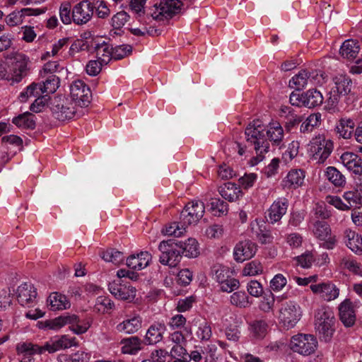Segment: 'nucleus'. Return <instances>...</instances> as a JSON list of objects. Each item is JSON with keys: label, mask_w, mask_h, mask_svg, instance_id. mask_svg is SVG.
Instances as JSON below:
<instances>
[{"label": "nucleus", "mask_w": 362, "mask_h": 362, "mask_svg": "<svg viewBox=\"0 0 362 362\" xmlns=\"http://www.w3.org/2000/svg\"><path fill=\"white\" fill-rule=\"evenodd\" d=\"M245 134L247 141L254 146L256 153L250 161L252 166L261 162L264 158V154L269 151V143L266 136L270 141L277 146L281 144L284 136L283 127L279 123H269L265 127L259 120L250 123L245 129Z\"/></svg>", "instance_id": "nucleus-1"}, {"label": "nucleus", "mask_w": 362, "mask_h": 362, "mask_svg": "<svg viewBox=\"0 0 362 362\" xmlns=\"http://www.w3.org/2000/svg\"><path fill=\"white\" fill-rule=\"evenodd\" d=\"M78 343L75 337L69 338L62 335L59 338L51 339L44 345L40 346L31 341H21L16 345V351L19 357V362H35V354H43L46 351L49 354L54 353L60 349L76 346Z\"/></svg>", "instance_id": "nucleus-2"}, {"label": "nucleus", "mask_w": 362, "mask_h": 362, "mask_svg": "<svg viewBox=\"0 0 362 362\" xmlns=\"http://www.w3.org/2000/svg\"><path fill=\"white\" fill-rule=\"evenodd\" d=\"M334 315L328 306H321L315 314V325L316 333L321 341H331L334 332Z\"/></svg>", "instance_id": "nucleus-3"}, {"label": "nucleus", "mask_w": 362, "mask_h": 362, "mask_svg": "<svg viewBox=\"0 0 362 362\" xmlns=\"http://www.w3.org/2000/svg\"><path fill=\"white\" fill-rule=\"evenodd\" d=\"M49 105L53 117L59 121L71 119L77 113L76 105L65 95H57L50 98Z\"/></svg>", "instance_id": "nucleus-4"}, {"label": "nucleus", "mask_w": 362, "mask_h": 362, "mask_svg": "<svg viewBox=\"0 0 362 362\" xmlns=\"http://www.w3.org/2000/svg\"><path fill=\"white\" fill-rule=\"evenodd\" d=\"M332 150V141L324 134H318L310 140L308 151L313 160L322 164L330 156Z\"/></svg>", "instance_id": "nucleus-5"}, {"label": "nucleus", "mask_w": 362, "mask_h": 362, "mask_svg": "<svg viewBox=\"0 0 362 362\" xmlns=\"http://www.w3.org/2000/svg\"><path fill=\"white\" fill-rule=\"evenodd\" d=\"M302 310L300 305L294 301H287L280 306L276 317L281 327L289 329L296 326L300 320Z\"/></svg>", "instance_id": "nucleus-6"}, {"label": "nucleus", "mask_w": 362, "mask_h": 362, "mask_svg": "<svg viewBox=\"0 0 362 362\" xmlns=\"http://www.w3.org/2000/svg\"><path fill=\"white\" fill-rule=\"evenodd\" d=\"M6 58L10 60L8 68L11 69L13 83L21 82L28 75L30 69V58L25 54L18 52L10 53Z\"/></svg>", "instance_id": "nucleus-7"}, {"label": "nucleus", "mask_w": 362, "mask_h": 362, "mask_svg": "<svg viewBox=\"0 0 362 362\" xmlns=\"http://www.w3.org/2000/svg\"><path fill=\"white\" fill-rule=\"evenodd\" d=\"M182 6L180 0H161L149 8V14L156 21H163L178 13Z\"/></svg>", "instance_id": "nucleus-8"}, {"label": "nucleus", "mask_w": 362, "mask_h": 362, "mask_svg": "<svg viewBox=\"0 0 362 362\" xmlns=\"http://www.w3.org/2000/svg\"><path fill=\"white\" fill-rule=\"evenodd\" d=\"M160 252L159 262L163 265L175 267L182 259L181 250L177 243L173 240H163L158 245Z\"/></svg>", "instance_id": "nucleus-9"}, {"label": "nucleus", "mask_w": 362, "mask_h": 362, "mask_svg": "<svg viewBox=\"0 0 362 362\" xmlns=\"http://www.w3.org/2000/svg\"><path fill=\"white\" fill-rule=\"evenodd\" d=\"M317 347V339L312 334H298L293 336L289 342V348L302 356L313 354Z\"/></svg>", "instance_id": "nucleus-10"}, {"label": "nucleus", "mask_w": 362, "mask_h": 362, "mask_svg": "<svg viewBox=\"0 0 362 362\" xmlns=\"http://www.w3.org/2000/svg\"><path fill=\"white\" fill-rule=\"evenodd\" d=\"M92 94L90 88L81 80L74 81L70 86V99L81 107H88L90 103Z\"/></svg>", "instance_id": "nucleus-11"}, {"label": "nucleus", "mask_w": 362, "mask_h": 362, "mask_svg": "<svg viewBox=\"0 0 362 362\" xmlns=\"http://www.w3.org/2000/svg\"><path fill=\"white\" fill-rule=\"evenodd\" d=\"M313 233L322 243L320 245L327 250H332L337 243L336 236L332 233L329 225L325 221H317L313 223Z\"/></svg>", "instance_id": "nucleus-12"}, {"label": "nucleus", "mask_w": 362, "mask_h": 362, "mask_svg": "<svg viewBox=\"0 0 362 362\" xmlns=\"http://www.w3.org/2000/svg\"><path fill=\"white\" fill-rule=\"evenodd\" d=\"M108 290L115 298L121 300L132 301L136 297V289L129 282L117 279L110 282Z\"/></svg>", "instance_id": "nucleus-13"}, {"label": "nucleus", "mask_w": 362, "mask_h": 362, "mask_svg": "<svg viewBox=\"0 0 362 362\" xmlns=\"http://www.w3.org/2000/svg\"><path fill=\"white\" fill-rule=\"evenodd\" d=\"M205 211L202 202L194 200L188 203L181 212L180 219L186 226L197 223L202 218Z\"/></svg>", "instance_id": "nucleus-14"}, {"label": "nucleus", "mask_w": 362, "mask_h": 362, "mask_svg": "<svg viewBox=\"0 0 362 362\" xmlns=\"http://www.w3.org/2000/svg\"><path fill=\"white\" fill-rule=\"evenodd\" d=\"M95 6L88 0L76 4L72 8L73 22L78 25L88 23L92 18Z\"/></svg>", "instance_id": "nucleus-15"}, {"label": "nucleus", "mask_w": 362, "mask_h": 362, "mask_svg": "<svg viewBox=\"0 0 362 362\" xmlns=\"http://www.w3.org/2000/svg\"><path fill=\"white\" fill-rule=\"evenodd\" d=\"M358 305V301L353 303L349 298H346L339 305V319L345 327H350L355 324L356 308Z\"/></svg>", "instance_id": "nucleus-16"}, {"label": "nucleus", "mask_w": 362, "mask_h": 362, "mask_svg": "<svg viewBox=\"0 0 362 362\" xmlns=\"http://www.w3.org/2000/svg\"><path fill=\"white\" fill-rule=\"evenodd\" d=\"M310 289L326 301L335 300L339 296V288L330 281L311 285Z\"/></svg>", "instance_id": "nucleus-17"}, {"label": "nucleus", "mask_w": 362, "mask_h": 362, "mask_svg": "<svg viewBox=\"0 0 362 362\" xmlns=\"http://www.w3.org/2000/svg\"><path fill=\"white\" fill-rule=\"evenodd\" d=\"M16 296L21 305L30 307L36 299L37 291L33 284L24 283L17 288Z\"/></svg>", "instance_id": "nucleus-18"}, {"label": "nucleus", "mask_w": 362, "mask_h": 362, "mask_svg": "<svg viewBox=\"0 0 362 362\" xmlns=\"http://www.w3.org/2000/svg\"><path fill=\"white\" fill-rule=\"evenodd\" d=\"M250 228L253 235L262 244H269L273 241V237L269 229L267 228L265 222L262 219H255L250 223Z\"/></svg>", "instance_id": "nucleus-19"}, {"label": "nucleus", "mask_w": 362, "mask_h": 362, "mask_svg": "<svg viewBox=\"0 0 362 362\" xmlns=\"http://www.w3.org/2000/svg\"><path fill=\"white\" fill-rule=\"evenodd\" d=\"M257 251L256 245L250 240H244L236 245L234 249V257L237 262H243L252 257Z\"/></svg>", "instance_id": "nucleus-20"}, {"label": "nucleus", "mask_w": 362, "mask_h": 362, "mask_svg": "<svg viewBox=\"0 0 362 362\" xmlns=\"http://www.w3.org/2000/svg\"><path fill=\"white\" fill-rule=\"evenodd\" d=\"M166 331V326L163 322H154L147 329L144 341L146 345H155L161 341Z\"/></svg>", "instance_id": "nucleus-21"}, {"label": "nucleus", "mask_w": 362, "mask_h": 362, "mask_svg": "<svg viewBox=\"0 0 362 362\" xmlns=\"http://www.w3.org/2000/svg\"><path fill=\"white\" fill-rule=\"evenodd\" d=\"M288 203L285 198L279 199L271 205L268 213V221L272 223L279 221L286 214Z\"/></svg>", "instance_id": "nucleus-22"}, {"label": "nucleus", "mask_w": 362, "mask_h": 362, "mask_svg": "<svg viewBox=\"0 0 362 362\" xmlns=\"http://www.w3.org/2000/svg\"><path fill=\"white\" fill-rule=\"evenodd\" d=\"M141 317L139 315H134L119 323L116 329L119 332L131 334L136 332L141 327Z\"/></svg>", "instance_id": "nucleus-23"}, {"label": "nucleus", "mask_w": 362, "mask_h": 362, "mask_svg": "<svg viewBox=\"0 0 362 362\" xmlns=\"http://www.w3.org/2000/svg\"><path fill=\"white\" fill-rule=\"evenodd\" d=\"M340 160L347 170L354 174L362 173V160L357 154L352 152H345L341 156Z\"/></svg>", "instance_id": "nucleus-24"}, {"label": "nucleus", "mask_w": 362, "mask_h": 362, "mask_svg": "<svg viewBox=\"0 0 362 362\" xmlns=\"http://www.w3.org/2000/svg\"><path fill=\"white\" fill-rule=\"evenodd\" d=\"M152 257L148 252H141L139 254L129 256L127 259V266L134 270H141L149 265Z\"/></svg>", "instance_id": "nucleus-25"}, {"label": "nucleus", "mask_w": 362, "mask_h": 362, "mask_svg": "<svg viewBox=\"0 0 362 362\" xmlns=\"http://www.w3.org/2000/svg\"><path fill=\"white\" fill-rule=\"evenodd\" d=\"M122 352L125 354L136 355L144 348V340L136 336L123 339L121 341Z\"/></svg>", "instance_id": "nucleus-26"}, {"label": "nucleus", "mask_w": 362, "mask_h": 362, "mask_svg": "<svg viewBox=\"0 0 362 362\" xmlns=\"http://www.w3.org/2000/svg\"><path fill=\"white\" fill-rule=\"evenodd\" d=\"M69 315V325L70 329L76 334L85 333L90 327L91 320L90 319L80 320L75 315Z\"/></svg>", "instance_id": "nucleus-27"}, {"label": "nucleus", "mask_w": 362, "mask_h": 362, "mask_svg": "<svg viewBox=\"0 0 362 362\" xmlns=\"http://www.w3.org/2000/svg\"><path fill=\"white\" fill-rule=\"evenodd\" d=\"M346 244L347 247L356 254L362 253V238L355 231L345 230Z\"/></svg>", "instance_id": "nucleus-28"}, {"label": "nucleus", "mask_w": 362, "mask_h": 362, "mask_svg": "<svg viewBox=\"0 0 362 362\" xmlns=\"http://www.w3.org/2000/svg\"><path fill=\"white\" fill-rule=\"evenodd\" d=\"M48 302L52 310H65L70 308L71 305L66 296L57 292L50 294Z\"/></svg>", "instance_id": "nucleus-29"}, {"label": "nucleus", "mask_w": 362, "mask_h": 362, "mask_svg": "<svg viewBox=\"0 0 362 362\" xmlns=\"http://www.w3.org/2000/svg\"><path fill=\"white\" fill-rule=\"evenodd\" d=\"M219 193L223 199L233 202L238 199L241 191L236 185L232 182H228L226 183L224 186L221 187Z\"/></svg>", "instance_id": "nucleus-30"}, {"label": "nucleus", "mask_w": 362, "mask_h": 362, "mask_svg": "<svg viewBox=\"0 0 362 362\" xmlns=\"http://www.w3.org/2000/svg\"><path fill=\"white\" fill-rule=\"evenodd\" d=\"M252 337L256 339H262L267 334L268 325L264 320H256L249 325Z\"/></svg>", "instance_id": "nucleus-31"}, {"label": "nucleus", "mask_w": 362, "mask_h": 362, "mask_svg": "<svg viewBox=\"0 0 362 362\" xmlns=\"http://www.w3.org/2000/svg\"><path fill=\"white\" fill-rule=\"evenodd\" d=\"M12 122L19 128L33 129L35 127V116L26 112L13 118Z\"/></svg>", "instance_id": "nucleus-32"}, {"label": "nucleus", "mask_w": 362, "mask_h": 362, "mask_svg": "<svg viewBox=\"0 0 362 362\" xmlns=\"http://www.w3.org/2000/svg\"><path fill=\"white\" fill-rule=\"evenodd\" d=\"M177 244L179 250H181V254L185 257L192 258L198 255V243L195 239L189 238L186 242H179Z\"/></svg>", "instance_id": "nucleus-33"}, {"label": "nucleus", "mask_w": 362, "mask_h": 362, "mask_svg": "<svg viewBox=\"0 0 362 362\" xmlns=\"http://www.w3.org/2000/svg\"><path fill=\"white\" fill-rule=\"evenodd\" d=\"M360 50L358 42L353 40H346L340 48V54L344 58L354 59L356 57Z\"/></svg>", "instance_id": "nucleus-34"}, {"label": "nucleus", "mask_w": 362, "mask_h": 362, "mask_svg": "<svg viewBox=\"0 0 362 362\" xmlns=\"http://www.w3.org/2000/svg\"><path fill=\"white\" fill-rule=\"evenodd\" d=\"M112 48L105 42L103 43L97 44L95 47L97 60H99L105 65L107 64L110 59L112 58Z\"/></svg>", "instance_id": "nucleus-35"}, {"label": "nucleus", "mask_w": 362, "mask_h": 362, "mask_svg": "<svg viewBox=\"0 0 362 362\" xmlns=\"http://www.w3.org/2000/svg\"><path fill=\"white\" fill-rule=\"evenodd\" d=\"M209 206V211L215 216H226L228 212V204L218 198H211Z\"/></svg>", "instance_id": "nucleus-36"}, {"label": "nucleus", "mask_w": 362, "mask_h": 362, "mask_svg": "<svg viewBox=\"0 0 362 362\" xmlns=\"http://www.w3.org/2000/svg\"><path fill=\"white\" fill-rule=\"evenodd\" d=\"M308 71L301 70L299 73L291 78L289 81V86L297 90H300L308 84Z\"/></svg>", "instance_id": "nucleus-37"}, {"label": "nucleus", "mask_w": 362, "mask_h": 362, "mask_svg": "<svg viewBox=\"0 0 362 362\" xmlns=\"http://www.w3.org/2000/svg\"><path fill=\"white\" fill-rule=\"evenodd\" d=\"M325 175L327 180L336 187H342L346 183V177L335 167L327 168Z\"/></svg>", "instance_id": "nucleus-38"}, {"label": "nucleus", "mask_w": 362, "mask_h": 362, "mask_svg": "<svg viewBox=\"0 0 362 362\" xmlns=\"http://www.w3.org/2000/svg\"><path fill=\"white\" fill-rule=\"evenodd\" d=\"M1 143L7 148H15L13 154H16L17 151H21L23 148V139L17 135L10 134L4 136L1 138Z\"/></svg>", "instance_id": "nucleus-39"}, {"label": "nucleus", "mask_w": 362, "mask_h": 362, "mask_svg": "<svg viewBox=\"0 0 362 362\" xmlns=\"http://www.w3.org/2000/svg\"><path fill=\"white\" fill-rule=\"evenodd\" d=\"M305 107L308 108L315 107L322 103L323 97L322 93L316 89H310L305 92Z\"/></svg>", "instance_id": "nucleus-40"}, {"label": "nucleus", "mask_w": 362, "mask_h": 362, "mask_svg": "<svg viewBox=\"0 0 362 362\" xmlns=\"http://www.w3.org/2000/svg\"><path fill=\"white\" fill-rule=\"evenodd\" d=\"M335 88L340 95H346L351 91V79L343 75H339L334 78Z\"/></svg>", "instance_id": "nucleus-41"}, {"label": "nucleus", "mask_w": 362, "mask_h": 362, "mask_svg": "<svg viewBox=\"0 0 362 362\" xmlns=\"http://www.w3.org/2000/svg\"><path fill=\"white\" fill-rule=\"evenodd\" d=\"M305 172L300 169L290 170L286 176V182L294 188L301 186L304 182Z\"/></svg>", "instance_id": "nucleus-42"}, {"label": "nucleus", "mask_w": 362, "mask_h": 362, "mask_svg": "<svg viewBox=\"0 0 362 362\" xmlns=\"http://www.w3.org/2000/svg\"><path fill=\"white\" fill-rule=\"evenodd\" d=\"M321 117L322 115L319 112L310 115L302 123L300 129V132L303 133L311 132L314 127H317L320 124Z\"/></svg>", "instance_id": "nucleus-43"}, {"label": "nucleus", "mask_w": 362, "mask_h": 362, "mask_svg": "<svg viewBox=\"0 0 362 362\" xmlns=\"http://www.w3.org/2000/svg\"><path fill=\"white\" fill-rule=\"evenodd\" d=\"M101 257L105 262H112L115 264H119L124 259V256L122 252L112 248L104 251Z\"/></svg>", "instance_id": "nucleus-44"}, {"label": "nucleus", "mask_w": 362, "mask_h": 362, "mask_svg": "<svg viewBox=\"0 0 362 362\" xmlns=\"http://www.w3.org/2000/svg\"><path fill=\"white\" fill-rule=\"evenodd\" d=\"M195 334L202 341L209 340L212 335L210 324L205 320H199Z\"/></svg>", "instance_id": "nucleus-45"}, {"label": "nucleus", "mask_w": 362, "mask_h": 362, "mask_svg": "<svg viewBox=\"0 0 362 362\" xmlns=\"http://www.w3.org/2000/svg\"><path fill=\"white\" fill-rule=\"evenodd\" d=\"M59 85V78L54 74H51L45 79L42 83H40L43 93H52L56 91Z\"/></svg>", "instance_id": "nucleus-46"}, {"label": "nucleus", "mask_w": 362, "mask_h": 362, "mask_svg": "<svg viewBox=\"0 0 362 362\" xmlns=\"http://www.w3.org/2000/svg\"><path fill=\"white\" fill-rule=\"evenodd\" d=\"M186 226H187L185 225L182 221L180 223L174 222L167 226L165 229H163L162 233L166 235L180 237L185 233Z\"/></svg>", "instance_id": "nucleus-47"}, {"label": "nucleus", "mask_w": 362, "mask_h": 362, "mask_svg": "<svg viewBox=\"0 0 362 362\" xmlns=\"http://www.w3.org/2000/svg\"><path fill=\"white\" fill-rule=\"evenodd\" d=\"M212 274L214 279L219 283L227 281L230 276V269L222 265H216L212 269Z\"/></svg>", "instance_id": "nucleus-48"}, {"label": "nucleus", "mask_w": 362, "mask_h": 362, "mask_svg": "<svg viewBox=\"0 0 362 362\" xmlns=\"http://www.w3.org/2000/svg\"><path fill=\"white\" fill-rule=\"evenodd\" d=\"M263 272V267L262 264L257 261L254 260L250 262H248L245 264L244 269H243V276H256L259 274H262Z\"/></svg>", "instance_id": "nucleus-49"}, {"label": "nucleus", "mask_w": 362, "mask_h": 362, "mask_svg": "<svg viewBox=\"0 0 362 362\" xmlns=\"http://www.w3.org/2000/svg\"><path fill=\"white\" fill-rule=\"evenodd\" d=\"M275 303V297L272 292L265 293L259 303V308L264 313L273 311Z\"/></svg>", "instance_id": "nucleus-50"}, {"label": "nucleus", "mask_w": 362, "mask_h": 362, "mask_svg": "<svg viewBox=\"0 0 362 362\" xmlns=\"http://www.w3.org/2000/svg\"><path fill=\"white\" fill-rule=\"evenodd\" d=\"M69 315H63L45 322V327L49 329L58 330L69 322Z\"/></svg>", "instance_id": "nucleus-51"}, {"label": "nucleus", "mask_w": 362, "mask_h": 362, "mask_svg": "<svg viewBox=\"0 0 362 362\" xmlns=\"http://www.w3.org/2000/svg\"><path fill=\"white\" fill-rule=\"evenodd\" d=\"M230 303L239 308H246L250 305L248 297L245 292L238 291L230 296Z\"/></svg>", "instance_id": "nucleus-52"}, {"label": "nucleus", "mask_w": 362, "mask_h": 362, "mask_svg": "<svg viewBox=\"0 0 362 362\" xmlns=\"http://www.w3.org/2000/svg\"><path fill=\"white\" fill-rule=\"evenodd\" d=\"M129 16L127 12L119 11L112 17V26L115 29H119L125 25V23L129 21Z\"/></svg>", "instance_id": "nucleus-53"}, {"label": "nucleus", "mask_w": 362, "mask_h": 362, "mask_svg": "<svg viewBox=\"0 0 362 362\" xmlns=\"http://www.w3.org/2000/svg\"><path fill=\"white\" fill-rule=\"evenodd\" d=\"M59 16L62 22L65 25H69L73 21L72 10L70 4H62L59 8Z\"/></svg>", "instance_id": "nucleus-54"}, {"label": "nucleus", "mask_w": 362, "mask_h": 362, "mask_svg": "<svg viewBox=\"0 0 362 362\" xmlns=\"http://www.w3.org/2000/svg\"><path fill=\"white\" fill-rule=\"evenodd\" d=\"M112 58L118 60L129 55L132 51V47L129 45H121L112 48Z\"/></svg>", "instance_id": "nucleus-55"}, {"label": "nucleus", "mask_w": 362, "mask_h": 362, "mask_svg": "<svg viewBox=\"0 0 362 362\" xmlns=\"http://www.w3.org/2000/svg\"><path fill=\"white\" fill-rule=\"evenodd\" d=\"M343 197L346 201L344 204L346 206V210H349L351 207L356 206L357 204L362 202L358 197V192H346L344 193Z\"/></svg>", "instance_id": "nucleus-56"}, {"label": "nucleus", "mask_w": 362, "mask_h": 362, "mask_svg": "<svg viewBox=\"0 0 362 362\" xmlns=\"http://www.w3.org/2000/svg\"><path fill=\"white\" fill-rule=\"evenodd\" d=\"M300 145L298 141H293L288 144L286 151L283 154V159L285 162H289L293 159L298 153Z\"/></svg>", "instance_id": "nucleus-57"}, {"label": "nucleus", "mask_w": 362, "mask_h": 362, "mask_svg": "<svg viewBox=\"0 0 362 362\" xmlns=\"http://www.w3.org/2000/svg\"><path fill=\"white\" fill-rule=\"evenodd\" d=\"M308 84L310 86H320L323 84L325 81L324 74L320 71H308Z\"/></svg>", "instance_id": "nucleus-58"}, {"label": "nucleus", "mask_w": 362, "mask_h": 362, "mask_svg": "<svg viewBox=\"0 0 362 362\" xmlns=\"http://www.w3.org/2000/svg\"><path fill=\"white\" fill-rule=\"evenodd\" d=\"M341 264L354 274H359L361 272V264L354 258L344 257L341 261Z\"/></svg>", "instance_id": "nucleus-59"}, {"label": "nucleus", "mask_w": 362, "mask_h": 362, "mask_svg": "<svg viewBox=\"0 0 362 362\" xmlns=\"http://www.w3.org/2000/svg\"><path fill=\"white\" fill-rule=\"evenodd\" d=\"M25 16L22 9L18 11H13L6 17V23L9 26H16L23 23V18Z\"/></svg>", "instance_id": "nucleus-60"}, {"label": "nucleus", "mask_w": 362, "mask_h": 362, "mask_svg": "<svg viewBox=\"0 0 362 362\" xmlns=\"http://www.w3.org/2000/svg\"><path fill=\"white\" fill-rule=\"evenodd\" d=\"M286 277L281 274H278L271 280L270 287L274 291H280L286 285Z\"/></svg>", "instance_id": "nucleus-61"}, {"label": "nucleus", "mask_w": 362, "mask_h": 362, "mask_svg": "<svg viewBox=\"0 0 362 362\" xmlns=\"http://www.w3.org/2000/svg\"><path fill=\"white\" fill-rule=\"evenodd\" d=\"M219 284L221 291L227 293H230L238 289L240 286L239 281L232 277L228 279L227 281L219 283Z\"/></svg>", "instance_id": "nucleus-62"}, {"label": "nucleus", "mask_w": 362, "mask_h": 362, "mask_svg": "<svg viewBox=\"0 0 362 362\" xmlns=\"http://www.w3.org/2000/svg\"><path fill=\"white\" fill-rule=\"evenodd\" d=\"M193 274L189 269H184L179 272L177 274L178 284L186 286L192 281Z\"/></svg>", "instance_id": "nucleus-63"}, {"label": "nucleus", "mask_w": 362, "mask_h": 362, "mask_svg": "<svg viewBox=\"0 0 362 362\" xmlns=\"http://www.w3.org/2000/svg\"><path fill=\"white\" fill-rule=\"evenodd\" d=\"M96 15L100 18H106L110 14V10L103 0H97L95 3Z\"/></svg>", "instance_id": "nucleus-64"}]
</instances>
